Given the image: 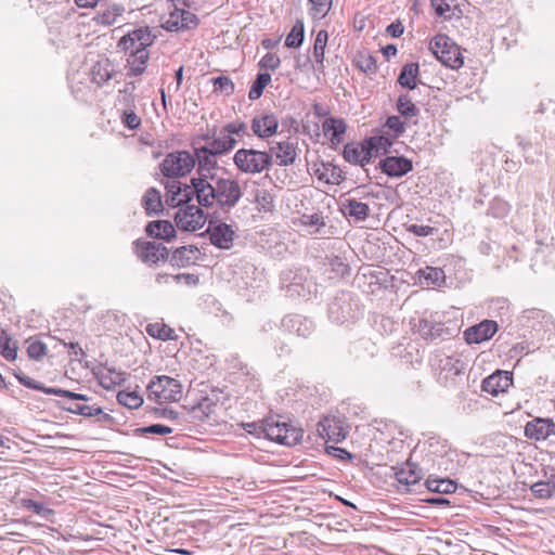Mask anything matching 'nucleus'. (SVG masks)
<instances>
[{"label": "nucleus", "instance_id": "nucleus-49", "mask_svg": "<svg viewBox=\"0 0 555 555\" xmlns=\"http://www.w3.org/2000/svg\"><path fill=\"white\" fill-rule=\"evenodd\" d=\"M309 2L311 4L309 13L313 20L324 18L332 7V0H309Z\"/></svg>", "mask_w": 555, "mask_h": 555}, {"label": "nucleus", "instance_id": "nucleus-31", "mask_svg": "<svg viewBox=\"0 0 555 555\" xmlns=\"http://www.w3.org/2000/svg\"><path fill=\"white\" fill-rule=\"evenodd\" d=\"M64 411H67L73 414L81 415L85 417H92V416H102L103 421H109L112 417L109 414H106L103 412L101 406L98 405H87L81 403H72L68 406H62Z\"/></svg>", "mask_w": 555, "mask_h": 555}, {"label": "nucleus", "instance_id": "nucleus-22", "mask_svg": "<svg viewBox=\"0 0 555 555\" xmlns=\"http://www.w3.org/2000/svg\"><path fill=\"white\" fill-rule=\"evenodd\" d=\"M420 335L426 340L446 339L452 335V331L441 322L421 319L415 325Z\"/></svg>", "mask_w": 555, "mask_h": 555}, {"label": "nucleus", "instance_id": "nucleus-27", "mask_svg": "<svg viewBox=\"0 0 555 555\" xmlns=\"http://www.w3.org/2000/svg\"><path fill=\"white\" fill-rule=\"evenodd\" d=\"M251 129L260 138H267L275 133L278 118L274 115H263L253 119Z\"/></svg>", "mask_w": 555, "mask_h": 555}, {"label": "nucleus", "instance_id": "nucleus-26", "mask_svg": "<svg viewBox=\"0 0 555 555\" xmlns=\"http://www.w3.org/2000/svg\"><path fill=\"white\" fill-rule=\"evenodd\" d=\"M145 232L149 236L170 242L176 236V229L168 220H154L147 223Z\"/></svg>", "mask_w": 555, "mask_h": 555}, {"label": "nucleus", "instance_id": "nucleus-21", "mask_svg": "<svg viewBox=\"0 0 555 555\" xmlns=\"http://www.w3.org/2000/svg\"><path fill=\"white\" fill-rule=\"evenodd\" d=\"M378 167L388 177H403L413 169L412 160L404 156H387L380 159Z\"/></svg>", "mask_w": 555, "mask_h": 555}, {"label": "nucleus", "instance_id": "nucleus-54", "mask_svg": "<svg viewBox=\"0 0 555 555\" xmlns=\"http://www.w3.org/2000/svg\"><path fill=\"white\" fill-rule=\"evenodd\" d=\"M256 203L264 211H272L274 208V198L268 190H258L256 193Z\"/></svg>", "mask_w": 555, "mask_h": 555}, {"label": "nucleus", "instance_id": "nucleus-3", "mask_svg": "<svg viewBox=\"0 0 555 555\" xmlns=\"http://www.w3.org/2000/svg\"><path fill=\"white\" fill-rule=\"evenodd\" d=\"M157 38L156 33L147 26H141L128 31L118 42V47L129 53V73L133 76L141 75L150 59L147 48Z\"/></svg>", "mask_w": 555, "mask_h": 555}, {"label": "nucleus", "instance_id": "nucleus-60", "mask_svg": "<svg viewBox=\"0 0 555 555\" xmlns=\"http://www.w3.org/2000/svg\"><path fill=\"white\" fill-rule=\"evenodd\" d=\"M122 12V8H114L113 10H107L100 15V22L105 25H113L116 23L117 17H119Z\"/></svg>", "mask_w": 555, "mask_h": 555}, {"label": "nucleus", "instance_id": "nucleus-40", "mask_svg": "<svg viewBox=\"0 0 555 555\" xmlns=\"http://www.w3.org/2000/svg\"><path fill=\"white\" fill-rule=\"evenodd\" d=\"M318 179L325 183L338 184L341 179V170L332 164H322V168L315 171Z\"/></svg>", "mask_w": 555, "mask_h": 555}, {"label": "nucleus", "instance_id": "nucleus-34", "mask_svg": "<svg viewBox=\"0 0 555 555\" xmlns=\"http://www.w3.org/2000/svg\"><path fill=\"white\" fill-rule=\"evenodd\" d=\"M439 367L451 376H457L464 373L466 363L457 356H447L440 359Z\"/></svg>", "mask_w": 555, "mask_h": 555}, {"label": "nucleus", "instance_id": "nucleus-59", "mask_svg": "<svg viewBox=\"0 0 555 555\" xmlns=\"http://www.w3.org/2000/svg\"><path fill=\"white\" fill-rule=\"evenodd\" d=\"M280 57L273 53H267L259 62V66L264 69L274 70L280 66Z\"/></svg>", "mask_w": 555, "mask_h": 555}, {"label": "nucleus", "instance_id": "nucleus-15", "mask_svg": "<svg viewBox=\"0 0 555 555\" xmlns=\"http://www.w3.org/2000/svg\"><path fill=\"white\" fill-rule=\"evenodd\" d=\"M212 245L221 249H229L233 245L235 231L224 222L209 221L206 230Z\"/></svg>", "mask_w": 555, "mask_h": 555}, {"label": "nucleus", "instance_id": "nucleus-48", "mask_svg": "<svg viewBox=\"0 0 555 555\" xmlns=\"http://www.w3.org/2000/svg\"><path fill=\"white\" fill-rule=\"evenodd\" d=\"M15 376H16L17 380L20 382V384H22L23 386H25L29 389L39 390L47 395H54L55 387H47L42 383L37 382L34 378H31L25 374H22V373L15 374Z\"/></svg>", "mask_w": 555, "mask_h": 555}, {"label": "nucleus", "instance_id": "nucleus-24", "mask_svg": "<svg viewBox=\"0 0 555 555\" xmlns=\"http://www.w3.org/2000/svg\"><path fill=\"white\" fill-rule=\"evenodd\" d=\"M199 254V249L195 245L181 246L172 251L168 260L173 267L185 268L196 263Z\"/></svg>", "mask_w": 555, "mask_h": 555}, {"label": "nucleus", "instance_id": "nucleus-57", "mask_svg": "<svg viewBox=\"0 0 555 555\" xmlns=\"http://www.w3.org/2000/svg\"><path fill=\"white\" fill-rule=\"evenodd\" d=\"M424 274V279L427 282V285L429 284H438L440 281L444 279V272L440 268H433L427 267L424 271H422Z\"/></svg>", "mask_w": 555, "mask_h": 555}, {"label": "nucleus", "instance_id": "nucleus-10", "mask_svg": "<svg viewBox=\"0 0 555 555\" xmlns=\"http://www.w3.org/2000/svg\"><path fill=\"white\" fill-rule=\"evenodd\" d=\"M201 207L199 205H190L189 203L185 208H180L175 216L178 229L188 232L202 229L206 223L207 216Z\"/></svg>", "mask_w": 555, "mask_h": 555}, {"label": "nucleus", "instance_id": "nucleus-33", "mask_svg": "<svg viewBox=\"0 0 555 555\" xmlns=\"http://www.w3.org/2000/svg\"><path fill=\"white\" fill-rule=\"evenodd\" d=\"M142 206L147 216L158 214L163 209L160 192L155 188H150L142 198Z\"/></svg>", "mask_w": 555, "mask_h": 555}, {"label": "nucleus", "instance_id": "nucleus-32", "mask_svg": "<svg viewBox=\"0 0 555 555\" xmlns=\"http://www.w3.org/2000/svg\"><path fill=\"white\" fill-rule=\"evenodd\" d=\"M365 153L364 142H362L360 147L347 144L344 149V158L350 164L360 165L365 168L372 160Z\"/></svg>", "mask_w": 555, "mask_h": 555}, {"label": "nucleus", "instance_id": "nucleus-41", "mask_svg": "<svg viewBox=\"0 0 555 555\" xmlns=\"http://www.w3.org/2000/svg\"><path fill=\"white\" fill-rule=\"evenodd\" d=\"M299 221L301 225L310 229V234L321 233L322 228L325 227L324 218L319 212L312 215L304 214Z\"/></svg>", "mask_w": 555, "mask_h": 555}, {"label": "nucleus", "instance_id": "nucleus-44", "mask_svg": "<svg viewBox=\"0 0 555 555\" xmlns=\"http://www.w3.org/2000/svg\"><path fill=\"white\" fill-rule=\"evenodd\" d=\"M511 210L509 204L500 197H494L489 205L487 215L496 219L505 218Z\"/></svg>", "mask_w": 555, "mask_h": 555}, {"label": "nucleus", "instance_id": "nucleus-50", "mask_svg": "<svg viewBox=\"0 0 555 555\" xmlns=\"http://www.w3.org/2000/svg\"><path fill=\"white\" fill-rule=\"evenodd\" d=\"M211 82L214 86V92L219 93L221 95H230L234 91V83L227 76H218L211 78Z\"/></svg>", "mask_w": 555, "mask_h": 555}, {"label": "nucleus", "instance_id": "nucleus-19", "mask_svg": "<svg viewBox=\"0 0 555 555\" xmlns=\"http://www.w3.org/2000/svg\"><path fill=\"white\" fill-rule=\"evenodd\" d=\"M498 323L493 320H483L478 324L469 326L464 332L465 340L468 344H480L489 340L498 332Z\"/></svg>", "mask_w": 555, "mask_h": 555}, {"label": "nucleus", "instance_id": "nucleus-51", "mask_svg": "<svg viewBox=\"0 0 555 555\" xmlns=\"http://www.w3.org/2000/svg\"><path fill=\"white\" fill-rule=\"evenodd\" d=\"M27 354L31 360L40 361L47 354V346L41 340L29 338Z\"/></svg>", "mask_w": 555, "mask_h": 555}, {"label": "nucleus", "instance_id": "nucleus-6", "mask_svg": "<svg viewBox=\"0 0 555 555\" xmlns=\"http://www.w3.org/2000/svg\"><path fill=\"white\" fill-rule=\"evenodd\" d=\"M182 397V386L176 378L154 376L147 385V398L158 403L177 402Z\"/></svg>", "mask_w": 555, "mask_h": 555}, {"label": "nucleus", "instance_id": "nucleus-55", "mask_svg": "<svg viewBox=\"0 0 555 555\" xmlns=\"http://www.w3.org/2000/svg\"><path fill=\"white\" fill-rule=\"evenodd\" d=\"M405 229L415 236H429L438 232V229L435 227L416 223L408 224Z\"/></svg>", "mask_w": 555, "mask_h": 555}, {"label": "nucleus", "instance_id": "nucleus-64", "mask_svg": "<svg viewBox=\"0 0 555 555\" xmlns=\"http://www.w3.org/2000/svg\"><path fill=\"white\" fill-rule=\"evenodd\" d=\"M274 349L279 357H288L292 353V345L285 339L276 340Z\"/></svg>", "mask_w": 555, "mask_h": 555}, {"label": "nucleus", "instance_id": "nucleus-20", "mask_svg": "<svg viewBox=\"0 0 555 555\" xmlns=\"http://www.w3.org/2000/svg\"><path fill=\"white\" fill-rule=\"evenodd\" d=\"M363 142L366 150L365 155H369L372 159L373 157L389 153L395 140L385 132H382L380 129H377L373 135L364 139Z\"/></svg>", "mask_w": 555, "mask_h": 555}, {"label": "nucleus", "instance_id": "nucleus-4", "mask_svg": "<svg viewBox=\"0 0 555 555\" xmlns=\"http://www.w3.org/2000/svg\"><path fill=\"white\" fill-rule=\"evenodd\" d=\"M362 317L359 300L349 292L339 293L328 306V318L337 324H352Z\"/></svg>", "mask_w": 555, "mask_h": 555}, {"label": "nucleus", "instance_id": "nucleus-29", "mask_svg": "<svg viewBox=\"0 0 555 555\" xmlns=\"http://www.w3.org/2000/svg\"><path fill=\"white\" fill-rule=\"evenodd\" d=\"M114 72V66L109 60L102 59L91 67V79L98 86H103L113 77Z\"/></svg>", "mask_w": 555, "mask_h": 555}, {"label": "nucleus", "instance_id": "nucleus-43", "mask_svg": "<svg viewBox=\"0 0 555 555\" xmlns=\"http://www.w3.org/2000/svg\"><path fill=\"white\" fill-rule=\"evenodd\" d=\"M271 81V75L269 73H259L254 80L251 88L248 92V98L251 101L258 100L263 93V89Z\"/></svg>", "mask_w": 555, "mask_h": 555}, {"label": "nucleus", "instance_id": "nucleus-8", "mask_svg": "<svg viewBox=\"0 0 555 555\" xmlns=\"http://www.w3.org/2000/svg\"><path fill=\"white\" fill-rule=\"evenodd\" d=\"M234 164L237 169L245 173H260L269 169L271 165V155L267 152L254 149H241L234 155Z\"/></svg>", "mask_w": 555, "mask_h": 555}, {"label": "nucleus", "instance_id": "nucleus-53", "mask_svg": "<svg viewBox=\"0 0 555 555\" xmlns=\"http://www.w3.org/2000/svg\"><path fill=\"white\" fill-rule=\"evenodd\" d=\"M23 507L28 511H31L33 513H35L43 518H48L49 516H51L53 514V511L51 508L47 507L43 503L34 501L30 499L23 500Z\"/></svg>", "mask_w": 555, "mask_h": 555}, {"label": "nucleus", "instance_id": "nucleus-9", "mask_svg": "<svg viewBox=\"0 0 555 555\" xmlns=\"http://www.w3.org/2000/svg\"><path fill=\"white\" fill-rule=\"evenodd\" d=\"M195 167V158L188 151H178L169 153L160 165L165 177L177 178L185 176Z\"/></svg>", "mask_w": 555, "mask_h": 555}, {"label": "nucleus", "instance_id": "nucleus-14", "mask_svg": "<svg viewBox=\"0 0 555 555\" xmlns=\"http://www.w3.org/2000/svg\"><path fill=\"white\" fill-rule=\"evenodd\" d=\"M513 385V373L496 370L481 383V390L493 397L504 393Z\"/></svg>", "mask_w": 555, "mask_h": 555}, {"label": "nucleus", "instance_id": "nucleus-42", "mask_svg": "<svg viewBox=\"0 0 555 555\" xmlns=\"http://www.w3.org/2000/svg\"><path fill=\"white\" fill-rule=\"evenodd\" d=\"M305 28L302 21H296L285 39V46L288 48H298L302 44Z\"/></svg>", "mask_w": 555, "mask_h": 555}, {"label": "nucleus", "instance_id": "nucleus-47", "mask_svg": "<svg viewBox=\"0 0 555 555\" xmlns=\"http://www.w3.org/2000/svg\"><path fill=\"white\" fill-rule=\"evenodd\" d=\"M328 40V34L326 30L322 29L317 34L314 46H313V56L315 62L319 64H323L324 61V52L325 47Z\"/></svg>", "mask_w": 555, "mask_h": 555}, {"label": "nucleus", "instance_id": "nucleus-13", "mask_svg": "<svg viewBox=\"0 0 555 555\" xmlns=\"http://www.w3.org/2000/svg\"><path fill=\"white\" fill-rule=\"evenodd\" d=\"M197 23L198 18L194 13L175 8V10L170 11L169 14L163 18L162 26L169 31H179L194 28Z\"/></svg>", "mask_w": 555, "mask_h": 555}, {"label": "nucleus", "instance_id": "nucleus-18", "mask_svg": "<svg viewBox=\"0 0 555 555\" xmlns=\"http://www.w3.org/2000/svg\"><path fill=\"white\" fill-rule=\"evenodd\" d=\"M525 436L535 441L546 440L555 436V423L550 418L535 417L526 424Z\"/></svg>", "mask_w": 555, "mask_h": 555}, {"label": "nucleus", "instance_id": "nucleus-28", "mask_svg": "<svg viewBox=\"0 0 555 555\" xmlns=\"http://www.w3.org/2000/svg\"><path fill=\"white\" fill-rule=\"evenodd\" d=\"M271 153L275 155L280 166H288L295 163L296 147L292 142L283 141L271 146Z\"/></svg>", "mask_w": 555, "mask_h": 555}, {"label": "nucleus", "instance_id": "nucleus-39", "mask_svg": "<svg viewBox=\"0 0 555 555\" xmlns=\"http://www.w3.org/2000/svg\"><path fill=\"white\" fill-rule=\"evenodd\" d=\"M0 354L7 361H14L17 357L16 343L4 331L0 332Z\"/></svg>", "mask_w": 555, "mask_h": 555}, {"label": "nucleus", "instance_id": "nucleus-61", "mask_svg": "<svg viewBox=\"0 0 555 555\" xmlns=\"http://www.w3.org/2000/svg\"><path fill=\"white\" fill-rule=\"evenodd\" d=\"M121 119L124 125L129 129H137L141 124V119L138 117V115L130 109L122 112Z\"/></svg>", "mask_w": 555, "mask_h": 555}, {"label": "nucleus", "instance_id": "nucleus-23", "mask_svg": "<svg viewBox=\"0 0 555 555\" xmlns=\"http://www.w3.org/2000/svg\"><path fill=\"white\" fill-rule=\"evenodd\" d=\"M349 352L356 361L362 364H369L377 357L379 349L372 339L363 337L351 344Z\"/></svg>", "mask_w": 555, "mask_h": 555}, {"label": "nucleus", "instance_id": "nucleus-46", "mask_svg": "<svg viewBox=\"0 0 555 555\" xmlns=\"http://www.w3.org/2000/svg\"><path fill=\"white\" fill-rule=\"evenodd\" d=\"M117 401L128 409H138L143 404V398L135 391L121 390L117 395Z\"/></svg>", "mask_w": 555, "mask_h": 555}, {"label": "nucleus", "instance_id": "nucleus-25", "mask_svg": "<svg viewBox=\"0 0 555 555\" xmlns=\"http://www.w3.org/2000/svg\"><path fill=\"white\" fill-rule=\"evenodd\" d=\"M340 211L344 216L356 221H363L370 215V207L356 198H345L340 202Z\"/></svg>", "mask_w": 555, "mask_h": 555}, {"label": "nucleus", "instance_id": "nucleus-38", "mask_svg": "<svg viewBox=\"0 0 555 555\" xmlns=\"http://www.w3.org/2000/svg\"><path fill=\"white\" fill-rule=\"evenodd\" d=\"M425 486L431 492L443 494L454 493L457 489L456 483L450 479L428 478Z\"/></svg>", "mask_w": 555, "mask_h": 555}, {"label": "nucleus", "instance_id": "nucleus-36", "mask_svg": "<svg viewBox=\"0 0 555 555\" xmlns=\"http://www.w3.org/2000/svg\"><path fill=\"white\" fill-rule=\"evenodd\" d=\"M379 129L396 140L405 131V121L400 116H389Z\"/></svg>", "mask_w": 555, "mask_h": 555}, {"label": "nucleus", "instance_id": "nucleus-35", "mask_svg": "<svg viewBox=\"0 0 555 555\" xmlns=\"http://www.w3.org/2000/svg\"><path fill=\"white\" fill-rule=\"evenodd\" d=\"M145 332L154 338L160 339V340H175L177 339V335L175 333V330L168 326L165 323H150L145 327Z\"/></svg>", "mask_w": 555, "mask_h": 555}, {"label": "nucleus", "instance_id": "nucleus-5", "mask_svg": "<svg viewBox=\"0 0 555 555\" xmlns=\"http://www.w3.org/2000/svg\"><path fill=\"white\" fill-rule=\"evenodd\" d=\"M261 431L268 439L288 447L299 443L304 435L302 429L273 416L261 422Z\"/></svg>", "mask_w": 555, "mask_h": 555}, {"label": "nucleus", "instance_id": "nucleus-1", "mask_svg": "<svg viewBox=\"0 0 555 555\" xmlns=\"http://www.w3.org/2000/svg\"><path fill=\"white\" fill-rule=\"evenodd\" d=\"M204 177L205 179H192L195 185V198L199 206L219 207L223 211H230L243 197L237 180L219 175Z\"/></svg>", "mask_w": 555, "mask_h": 555}, {"label": "nucleus", "instance_id": "nucleus-16", "mask_svg": "<svg viewBox=\"0 0 555 555\" xmlns=\"http://www.w3.org/2000/svg\"><path fill=\"white\" fill-rule=\"evenodd\" d=\"M282 327L288 334L308 338L314 332L313 322L300 314H287L282 319Z\"/></svg>", "mask_w": 555, "mask_h": 555}, {"label": "nucleus", "instance_id": "nucleus-37", "mask_svg": "<svg viewBox=\"0 0 555 555\" xmlns=\"http://www.w3.org/2000/svg\"><path fill=\"white\" fill-rule=\"evenodd\" d=\"M418 75V64L409 63L405 64L398 78V82L409 89H414L416 87V78Z\"/></svg>", "mask_w": 555, "mask_h": 555}, {"label": "nucleus", "instance_id": "nucleus-52", "mask_svg": "<svg viewBox=\"0 0 555 555\" xmlns=\"http://www.w3.org/2000/svg\"><path fill=\"white\" fill-rule=\"evenodd\" d=\"M356 62L357 66L364 73L373 74L377 69L375 57L369 53H360Z\"/></svg>", "mask_w": 555, "mask_h": 555}, {"label": "nucleus", "instance_id": "nucleus-2", "mask_svg": "<svg viewBox=\"0 0 555 555\" xmlns=\"http://www.w3.org/2000/svg\"><path fill=\"white\" fill-rule=\"evenodd\" d=\"M247 127L244 122L229 124L220 131L218 137L204 139L205 144L193 143L195 165H197V177L192 179H205L204 176L218 175L215 170L218 168L217 156L232 150L236 143L232 134H238L241 131L246 133Z\"/></svg>", "mask_w": 555, "mask_h": 555}, {"label": "nucleus", "instance_id": "nucleus-45", "mask_svg": "<svg viewBox=\"0 0 555 555\" xmlns=\"http://www.w3.org/2000/svg\"><path fill=\"white\" fill-rule=\"evenodd\" d=\"M166 195H178L182 196V194H186L189 196L195 197V185L191 182V184H183L180 181L172 180L166 183Z\"/></svg>", "mask_w": 555, "mask_h": 555}, {"label": "nucleus", "instance_id": "nucleus-11", "mask_svg": "<svg viewBox=\"0 0 555 555\" xmlns=\"http://www.w3.org/2000/svg\"><path fill=\"white\" fill-rule=\"evenodd\" d=\"M133 249L138 258L150 266L169 259V250L162 243L138 240L133 243Z\"/></svg>", "mask_w": 555, "mask_h": 555}, {"label": "nucleus", "instance_id": "nucleus-58", "mask_svg": "<svg viewBox=\"0 0 555 555\" xmlns=\"http://www.w3.org/2000/svg\"><path fill=\"white\" fill-rule=\"evenodd\" d=\"M533 495L538 499H551L554 495L552 494V491L550 490L548 483L545 481H538L533 483L530 488Z\"/></svg>", "mask_w": 555, "mask_h": 555}, {"label": "nucleus", "instance_id": "nucleus-62", "mask_svg": "<svg viewBox=\"0 0 555 555\" xmlns=\"http://www.w3.org/2000/svg\"><path fill=\"white\" fill-rule=\"evenodd\" d=\"M193 198H194L193 196H189L186 194H182V196L166 195V203L169 206L178 207V206H182V205H188L190 202H192Z\"/></svg>", "mask_w": 555, "mask_h": 555}, {"label": "nucleus", "instance_id": "nucleus-12", "mask_svg": "<svg viewBox=\"0 0 555 555\" xmlns=\"http://www.w3.org/2000/svg\"><path fill=\"white\" fill-rule=\"evenodd\" d=\"M318 433L326 441L341 442L348 435L344 421L335 416H326L318 423Z\"/></svg>", "mask_w": 555, "mask_h": 555}, {"label": "nucleus", "instance_id": "nucleus-56", "mask_svg": "<svg viewBox=\"0 0 555 555\" xmlns=\"http://www.w3.org/2000/svg\"><path fill=\"white\" fill-rule=\"evenodd\" d=\"M140 435L153 434V435H169L172 433V428L163 424H152L145 427L137 429Z\"/></svg>", "mask_w": 555, "mask_h": 555}, {"label": "nucleus", "instance_id": "nucleus-7", "mask_svg": "<svg viewBox=\"0 0 555 555\" xmlns=\"http://www.w3.org/2000/svg\"><path fill=\"white\" fill-rule=\"evenodd\" d=\"M429 49L447 67L457 69L464 64L461 48L446 35H437L430 41Z\"/></svg>", "mask_w": 555, "mask_h": 555}, {"label": "nucleus", "instance_id": "nucleus-17", "mask_svg": "<svg viewBox=\"0 0 555 555\" xmlns=\"http://www.w3.org/2000/svg\"><path fill=\"white\" fill-rule=\"evenodd\" d=\"M395 477L399 483V489L404 488L406 492L414 491V487L417 486L423 477L422 469L410 462H406L401 468H395Z\"/></svg>", "mask_w": 555, "mask_h": 555}, {"label": "nucleus", "instance_id": "nucleus-63", "mask_svg": "<svg viewBox=\"0 0 555 555\" xmlns=\"http://www.w3.org/2000/svg\"><path fill=\"white\" fill-rule=\"evenodd\" d=\"M173 280L177 283H184L186 285H197L199 283V278L196 274L192 273H179L173 276Z\"/></svg>", "mask_w": 555, "mask_h": 555}, {"label": "nucleus", "instance_id": "nucleus-30", "mask_svg": "<svg viewBox=\"0 0 555 555\" xmlns=\"http://www.w3.org/2000/svg\"><path fill=\"white\" fill-rule=\"evenodd\" d=\"M322 129L332 142H340L341 135L346 132L347 125L341 118L330 117L323 121Z\"/></svg>", "mask_w": 555, "mask_h": 555}]
</instances>
